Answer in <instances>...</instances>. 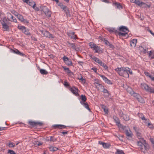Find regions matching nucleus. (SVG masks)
<instances>
[{
	"mask_svg": "<svg viewBox=\"0 0 154 154\" xmlns=\"http://www.w3.org/2000/svg\"><path fill=\"white\" fill-rule=\"evenodd\" d=\"M40 9L41 12H43L45 14L48 18L51 17V12L48 8L46 6L42 5L40 7Z\"/></svg>",
	"mask_w": 154,
	"mask_h": 154,
	"instance_id": "f257e3e1",
	"label": "nucleus"
},
{
	"mask_svg": "<svg viewBox=\"0 0 154 154\" xmlns=\"http://www.w3.org/2000/svg\"><path fill=\"white\" fill-rule=\"evenodd\" d=\"M141 87L143 89L151 93H154V89L153 88L150 87L147 85L145 83H141Z\"/></svg>",
	"mask_w": 154,
	"mask_h": 154,
	"instance_id": "f03ea898",
	"label": "nucleus"
},
{
	"mask_svg": "<svg viewBox=\"0 0 154 154\" xmlns=\"http://www.w3.org/2000/svg\"><path fill=\"white\" fill-rule=\"evenodd\" d=\"M89 45L93 50H95V53H98L100 51V47L96 45L93 42H91L89 43Z\"/></svg>",
	"mask_w": 154,
	"mask_h": 154,
	"instance_id": "7ed1b4c3",
	"label": "nucleus"
},
{
	"mask_svg": "<svg viewBox=\"0 0 154 154\" xmlns=\"http://www.w3.org/2000/svg\"><path fill=\"white\" fill-rule=\"evenodd\" d=\"M137 145L140 147H142V146H144L146 147V150L147 149L148 146L146 144V143L144 138H141L140 140L137 141Z\"/></svg>",
	"mask_w": 154,
	"mask_h": 154,
	"instance_id": "20e7f679",
	"label": "nucleus"
},
{
	"mask_svg": "<svg viewBox=\"0 0 154 154\" xmlns=\"http://www.w3.org/2000/svg\"><path fill=\"white\" fill-rule=\"evenodd\" d=\"M41 33L44 36L49 38H53L54 37L52 34L50 33L49 32L46 30L41 31Z\"/></svg>",
	"mask_w": 154,
	"mask_h": 154,
	"instance_id": "39448f33",
	"label": "nucleus"
},
{
	"mask_svg": "<svg viewBox=\"0 0 154 154\" xmlns=\"http://www.w3.org/2000/svg\"><path fill=\"white\" fill-rule=\"evenodd\" d=\"M18 28L21 30L22 32L25 34L31 36V34L29 32V30L26 29L25 26H18Z\"/></svg>",
	"mask_w": 154,
	"mask_h": 154,
	"instance_id": "423d86ee",
	"label": "nucleus"
},
{
	"mask_svg": "<svg viewBox=\"0 0 154 154\" xmlns=\"http://www.w3.org/2000/svg\"><path fill=\"white\" fill-rule=\"evenodd\" d=\"M62 59L63 60L64 63L68 66H72V63L71 60L69 59L67 57L64 56Z\"/></svg>",
	"mask_w": 154,
	"mask_h": 154,
	"instance_id": "0eeeda50",
	"label": "nucleus"
},
{
	"mask_svg": "<svg viewBox=\"0 0 154 154\" xmlns=\"http://www.w3.org/2000/svg\"><path fill=\"white\" fill-rule=\"evenodd\" d=\"M126 70V67H118L115 69V71L118 73L120 75L122 76L123 75L124 72L125 71V70Z\"/></svg>",
	"mask_w": 154,
	"mask_h": 154,
	"instance_id": "6e6552de",
	"label": "nucleus"
},
{
	"mask_svg": "<svg viewBox=\"0 0 154 154\" xmlns=\"http://www.w3.org/2000/svg\"><path fill=\"white\" fill-rule=\"evenodd\" d=\"M29 124L33 127H35L37 125L41 126L43 124L42 123L40 122H35L32 121L29 122Z\"/></svg>",
	"mask_w": 154,
	"mask_h": 154,
	"instance_id": "1a4fd4ad",
	"label": "nucleus"
},
{
	"mask_svg": "<svg viewBox=\"0 0 154 154\" xmlns=\"http://www.w3.org/2000/svg\"><path fill=\"white\" fill-rule=\"evenodd\" d=\"M94 85L96 88L98 90H99L100 89H102L104 88V86L99 83L98 81L95 82L94 83Z\"/></svg>",
	"mask_w": 154,
	"mask_h": 154,
	"instance_id": "9d476101",
	"label": "nucleus"
},
{
	"mask_svg": "<svg viewBox=\"0 0 154 154\" xmlns=\"http://www.w3.org/2000/svg\"><path fill=\"white\" fill-rule=\"evenodd\" d=\"M70 90L75 95L77 96L79 95L78 93V89L77 88L73 86L70 88Z\"/></svg>",
	"mask_w": 154,
	"mask_h": 154,
	"instance_id": "9b49d317",
	"label": "nucleus"
},
{
	"mask_svg": "<svg viewBox=\"0 0 154 154\" xmlns=\"http://www.w3.org/2000/svg\"><path fill=\"white\" fill-rule=\"evenodd\" d=\"M99 75L103 79V80L105 81V83L108 84H112V83L111 81L108 79L104 75L100 74Z\"/></svg>",
	"mask_w": 154,
	"mask_h": 154,
	"instance_id": "f8f14e48",
	"label": "nucleus"
},
{
	"mask_svg": "<svg viewBox=\"0 0 154 154\" xmlns=\"http://www.w3.org/2000/svg\"><path fill=\"white\" fill-rule=\"evenodd\" d=\"M11 52L20 56H25L24 54L20 52L19 51L16 49L11 50Z\"/></svg>",
	"mask_w": 154,
	"mask_h": 154,
	"instance_id": "ddd939ff",
	"label": "nucleus"
},
{
	"mask_svg": "<svg viewBox=\"0 0 154 154\" xmlns=\"http://www.w3.org/2000/svg\"><path fill=\"white\" fill-rule=\"evenodd\" d=\"M138 6L140 7H142L143 8H146L148 7V8H150V6L147 5L146 3H144L141 1H139V2L137 5Z\"/></svg>",
	"mask_w": 154,
	"mask_h": 154,
	"instance_id": "4468645a",
	"label": "nucleus"
},
{
	"mask_svg": "<svg viewBox=\"0 0 154 154\" xmlns=\"http://www.w3.org/2000/svg\"><path fill=\"white\" fill-rule=\"evenodd\" d=\"M119 30L120 31L128 33L129 32L128 29L125 26H122L119 28Z\"/></svg>",
	"mask_w": 154,
	"mask_h": 154,
	"instance_id": "2eb2a0df",
	"label": "nucleus"
},
{
	"mask_svg": "<svg viewBox=\"0 0 154 154\" xmlns=\"http://www.w3.org/2000/svg\"><path fill=\"white\" fill-rule=\"evenodd\" d=\"M68 36L72 39H75L77 38V35L75 34V32H74L68 33Z\"/></svg>",
	"mask_w": 154,
	"mask_h": 154,
	"instance_id": "dca6fc26",
	"label": "nucleus"
},
{
	"mask_svg": "<svg viewBox=\"0 0 154 154\" xmlns=\"http://www.w3.org/2000/svg\"><path fill=\"white\" fill-rule=\"evenodd\" d=\"M146 144L148 146V147L147 149L146 150V147L144 146H142V147H140V150L142 152H143L144 154H145L147 151H148L149 148V145L146 143Z\"/></svg>",
	"mask_w": 154,
	"mask_h": 154,
	"instance_id": "f3484780",
	"label": "nucleus"
},
{
	"mask_svg": "<svg viewBox=\"0 0 154 154\" xmlns=\"http://www.w3.org/2000/svg\"><path fill=\"white\" fill-rule=\"evenodd\" d=\"M54 128L56 129L57 128H58L59 129H61L65 128L67 127L65 125H55L53 126Z\"/></svg>",
	"mask_w": 154,
	"mask_h": 154,
	"instance_id": "a211bd4d",
	"label": "nucleus"
},
{
	"mask_svg": "<svg viewBox=\"0 0 154 154\" xmlns=\"http://www.w3.org/2000/svg\"><path fill=\"white\" fill-rule=\"evenodd\" d=\"M68 44L69 47H71L72 49L75 51H77V49H79L77 48L76 47V46L74 43H70L69 42H68Z\"/></svg>",
	"mask_w": 154,
	"mask_h": 154,
	"instance_id": "6ab92c4d",
	"label": "nucleus"
},
{
	"mask_svg": "<svg viewBox=\"0 0 154 154\" xmlns=\"http://www.w3.org/2000/svg\"><path fill=\"white\" fill-rule=\"evenodd\" d=\"M63 68L64 71L69 75H71L73 74V73L69 69V68L66 67V66H63Z\"/></svg>",
	"mask_w": 154,
	"mask_h": 154,
	"instance_id": "aec40b11",
	"label": "nucleus"
},
{
	"mask_svg": "<svg viewBox=\"0 0 154 154\" xmlns=\"http://www.w3.org/2000/svg\"><path fill=\"white\" fill-rule=\"evenodd\" d=\"M137 39H134L132 40L130 42V45L131 47H134L136 46L137 42Z\"/></svg>",
	"mask_w": 154,
	"mask_h": 154,
	"instance_id": "412c9836",
	"label": "nucleus"
},
{
	"mask_svg": "<svg viewBox=\"0 0 154 154\" xmlns=\"http://www.w3.org/2000/svg\"><path fill=\"white\" fill-rule=\"evenodd\" d=\"M8 19L6 17H4L0 20V22L2 25L7 24L8 23Z\"/></svg>",
	"mask_w": 154,
	"mask_h": 154,
	"instance_id": "4be33fe9",
	"label": "nucleus"
},
{
	"mask_svg": "<svg viewBox=\"0 0 154 154\" xmlns=\"http://www.w3.org/2000/svg\"><path fill=\"white\" fill-rule=\"evenodd\" d=\"M81 104L83 105L89 111H91V109L89 107V105L88 103L86 102H80Z\"/></svg>",
	"mask_w": 154,
	"mask_h": 154,
	"instance_id": "5701e85b",
	"label": "nucleus"
},
{
	"mask_svg": "<svg viewBox=\"0 0 154 154\" xmlns=\"http://www.w3.org/2000/svg\"><path fill=\"white\" fill-rule=\"evenodd\" d=\"M113 118L117 125L118 126H120V125H121V124L119 119L116 116H114Z\"/></svg>",
	"mask_w": 154,
	"mask_h": 154,
	"instance_id": "b1692460",
	"label": "nucleus"
},
{
	"mask_svg": "<svg viewBox=\"0 0 154 154\" xmlns=\"http://www.w3.org/2000/svg\"><path fill=\"white\" fill-rule=\"evenodd\" d=\"M125 133L126 136L128 137H131L133 134L130 131H128V130L125 131Z\"/></svg>",
	"mask_w": 154,
	"mask_h": 154,
	"instance_id": "393cba45",
	"label": "nucleus"
},
{
	"mask_svg": "<svg viewBox=\"0 0 154 154\" xmlns=\"http://www.w3.org/2000/svg\"><path fill=\"white\" fill-rule=\"evenodd\" d=\"M91 57L92 58V59L94 60V61L96 62L99 63L100 64L102 62L99 59L94 56H93V57H92L91 56Z\"/></svg>",
	"mask_w": 154,
	"mask_h": 154,
	"instance_id": "a878e982",
	"label": "nucleus"
},
{
	"mask_svg": "<svg viewBox=\"0 0 154 154\" xmlns=\"http://www.w3.org/2000/svg\"><path fill=\"white\" fill-rule=\"evenodd\" d=\"M127 91L131 95H132L134 92L132 89L130 87H128L127 89Z\"/></svg>",
	"mask_w": 154,
	"mask_h": 154,
	"instance_id": "bb28decb",
	"label": "nucleus"
},
{
	"mask_svg": "<svg viewBox=\"0 0 154 154\" xmlns=\"http://www.w3.org/2000/svg\"><path fill=\"white\" fill-rule=\"evenodd\" d=\"M49 149L50 151H55L58 149L57 148L54 147L52 146H50L49 147Z\"/></svg>",
	"mask_w": 154,
	"mask_h": 154,
	"instance_id": "cd10ccee",
	"label": "nucleus"
},
{
	"mask_svg": "<svg viewBox=\"0 0 154 154\" xmlns=\"http://www.w3.org/2000/svg\"><path fill=\"white\" fill-rule=\"evenodd\" d=\"M80 97L81 98V101H80V102H86L87 100V98L86 96L85 95H81Z\"/></svg>",
	"mask_w": 154,
	"mask_h": 154,
	"instance_id": "c85d7f7f",
	"label": "nucleus"
},
{
	"mask_svg": "<svg viewBox=\"0 0 154 154\" xmlns=\"http://www.w3.org/2000/svg\"><path fill=\"white\" fill-rule=\"evenodd\" d=\"M113 5L117 8L120 9V8H122V6L120 4L116 2L113 3Z\"/></svg>",
	"mask_w": 154,
	"mask_h": 154,
	"instance_id": "c756f323",
	"label": "nucleus"
},
{
	"mask_svg": "<svg viewBox=\"0 0 154 154\" xmlns=\"http://www.w3.org/2000/svg\"><path fill=\"white\" fill-rule=\"evenodd\" d=\"M2 28L4 29L5 31H7L9 30V26L7 24H5L2 25Z\"/></svg>",
	"mask_w": 154,
	"mask_h": 154,
	"instance_id": "7c9ffc66",
	"label": "nucleus"
},
{
	"mask_svg": "<svg viewBox=\"0 0 154 154\" xmlns=\"http://www.w3.org/2000/svg\"><path fill=\"white\" fill-rule=\"evenodd\" d=\"M107 30L110 33H116L117 32V30L115 29L114 28H108Z\"/></svg>",
	"mask_w": 154,
	"mask_h": 154,
	"instance_id": "2f4dec72",
	"label": "nucleus"
},
{
	"mask_svg": "<svg viewBox=\"0 0 154 154\" xmlns=\"http://www.w3.org/2000/svg\"><path fill=\"white\" fill-rule=\"evenodd\" d=\"M102 108L103 109L106 114H108L109 112L108 108L104 105H102Z\"/></svg>",
	"mask_w": 154,
	"mask_h": 154,
	"instance_id": "473e14b6",
	"label": "nucleus"
},
{
	"mask_svg": "<svg viewBox=\"0 0 154 154\" xmlns=\"http://www.w3.org/2000/svg\"><path fill=\"white\" fill-rule=\"evenodd\" d=\"M40 72L42 75H47L48 74V72L45 70L40 69L39 70Z\"/></svg>",
	"mask_w": 154,
	"mask_h": 154,
	"instance_id": "72a5a7b5",
	"label": "nucleus"
},
{
	"mask_svg": "<svg viewBox=\"0 0 154 154\" xmlns=\"http://www.w3.org/2000/svg\"><path fill=\"white\" fill-rule=\"evenodd\" d=\"M145 73L146 76L149 77L152 81H154V77L151 75L149 73L145 72Z\"/></svg>",
	"mask_w": 154,
	"mask_h": 154,
	"instance_id": "f704fd0d",
	"label": "nucleus"
},
{
	"mask_svg": "<svg viewBox=\"0 0 154 154\" xmlns=\"http://www.w3.org/2000/svg\"><path fill=\"white\" fill-rule=\"evenodd\" d=\"M122 118L125 121H128L130 119L129 117L126 114H124Z\"/></svg>",
	"mask_w": 154,
	"mask_h": 154,
	"instance_id": "c9c22d12",
	"label": "nucleus"
},
{
	"mask_svg": "<svg viewBox=\"0 0 154 154\" xmlns=\"http://www.w3.org/2000/svg\"><path fill=\"white\" fill-rule=\"evenodd\" d=\"M100 65L103 66L105 70H108V67L104 63L102 62L100 64Z\"/></svg>",
	"mask_w": 154,
	"mask_h": 154,
	"instance_id": "e433bc0d",
	"label": "nucleus"
},
{
	"mask_svg": "<svg viewBox=\"0 0 154 154\" xmlns=\"http://www.w3.org/2000/svg\"><path fill=\"white\" fill-rule=\"evenodd\" d=\"M122 76L125 78H128L129 77L128 73V72L126 69V70H125L123 73V75Z\"/></svg>",
	"mask_w": 154,
	"mask_h": 154,
	"instance_id": "4c0bfd02",
	"label": "nucleus"
},
{
	"mask_svg": "<svg viewBox=\"0 0 154 154\" xmlns=\"http://www.w3.org/2000/svg\"><path fill=\"white\" fill-rule=\"evenodd\" d=\"M137 100L140 103H144V101L143 99V98L140 95V96L137 98Z\"/></svg>",
	"mask_w": 154,
	"mask_h": 154,
	"instance_id": "58836bf2",
	"label": "nucleus"
},
{
	"mask_svg": "<svg viewBox=\"0 0 154 154\" xmlns=\"http://www.w3.org/2000/svg\"><path fill=\"white\" fill-rule=\"evenodd\" d=\"M18 19L19 20H20L21 22H23V21H24V18L23 16L20 15V14H19L17 16V17Z\"/></svg>",
	"mask_w": 154,
	"mask_h": 154,
	"instance_id": "ea45409f",
	"label": "nucleus"
},
{
	"mask_svg": "<svg viewBox=\"0 0 154 154\" xmlns=\"http://www.w3.org/2000/svg\"><path fill=\"white\" fill-rule=\"evenodd\" d=\"M136 134L137 137L139 139V140H140V139L141 138H143L142 137V136L141 133L139 131H137Z\"/></svg>",
	"mask_w": 154,
	"mask_h": 154,
	"instance_id": "a19ab883",
	"label": "nucleus"
},
{
	"mask_svg": "<svg viewBox=\"0 0 154 154\" xmlns=\"http://www.w3.org/2000/svg\"><path fill=\"white\" fill-rule=\"evenodd\" d=\"M149 56H152L151 58H154V51H150L149 53Z\"/></svg>",
	"mask_w": 154,
	"mask_h": 154,
	"instance_id": "79ce46f5",
	"label": "nucleus"
},
{
	"mask_svg": "<svg viewBox=\"0 0 154 154\" xmlns=\"http://www.w3.org/2000/svg\"><path fill=\"white\" fill-rule=\"evenodd\" d=\"M138 117L141 119L142 120L145 119V117L144 116L143 114L141 113H138Z\"/></svg>",
	"mask_w": 154,
	"mask_h": 154,
	"instance_id": "37998d69",
	"label": "nucleus"
},
{
	"mask_svg": "<svg viewBox=\"0 0 154 154\" xmlns=\"http://www.w3.org/2000/svg\"><path fill=\"white\" fill-rule=\"evenodd\" d=\"M103 91H102V92L104 93H106L107 94V96H109L110 95V94L109 93V92H108V90L104 88H103Z\"/></svg>",
	"mask_w": 154,
	"mask_h": 154,
	"instance_id": "c03bdc74",
	"label": "nucleus"
},
{
	"mask_svg": "<svg viewBox=\"0 0 154 154\" xmlns=\"http://www.w3.org/2000/svg\"><path fill=\"white\" fill-rule=\"evenodd\" d=\"M65 12L66 15L68 16L69 14V11L68 8L67 7L63 10Z\"/></svg>",
	"mask_w": 154,
	"mask_h": 154,
	"instance_id": "a18cd8bd",
	"label": "nucleus"
},
{
	"mask_svg": "<svg viewBox=\"0 0 154 154\" xmlns=\"http://www.w3.org/2000/svg\"><path fill=\"white\" fill-rule=\"evenodd\" d=\"M7 18L8 21H10L11 20L10 19L12 15L10 13H7Z\"/></svg>",
	"mask_w": 154,
	"mask_h": 154,
	"instance_id": "49530a36",
	"label": "nucleus"
},
{
	"mask_svg": "<svg viewBox=\"0 0 154 154\" xmlns=\"http://www.w3.org/2000/svg\"><path fill=\"white\" fill-rule=\"evenodd\" d=\"M50 140L51 142H55L57 140V138H55L54 136H51L50 137Z\"/></svg>",
	"mask_w": 154,
	"mask_h": 154,
	"instance_id": "de8ad7c7",
	"label": "nucleus"
},
{
	"mask_svg": "<svg viewBox=\"0 0 154 154\" xmlns=\"http://www.w3.org/2000/svg\"><path fill=\"white\" fill-rule=\"evenodd\" d=\"M10 20H11L10 21L14 22L16 23H17V19L13 16H12Z\"/></svg>",
	"mask_w": 154,
	"mask_h": 154,
	"instance_id": "09e8293b",
	"label": "nucleus"
},
{
	"mask_svg": "<svg viewBox=\"0 0 154 154\" xmlns=\"http://www.w3.org/2000/svg\"><path fill=\"white\" fill-rule=\"evenodd\" d=\"M116 154H125V153L122 150L117 149L116 150Z\"/></svg>",
	"mask_w": 154,
	"mask_h": 154,
	"instance_id": "8fccbe9b",
	"label": "nucleus"
},
{
	"mask_svg": "<svg viewBox=\"0 0 154 154\" xmlns=\"http://www.w3.org/2000/svg\"><path fill=\"white\" fill-rule=\"evenodd\" d=\"M103 147L105 148H108L109 146L110 145L108 143H103Z\"/></svg>",
	"mask_w": 154,
	"mask_h": 154,
	"instance_id": "3c124183",
	"label": "nucleus"
},
{
	"mask_svg": "<svg viewBox=\"0 0 154 154\" xmlns=\"http://www.w3.org/2000/svg\"><path fill=\"white\" fill-rule=\"evenodd\" d=\"M32 8L36 11H39V9L38 7L36 6L35 3H34L32 6Z\"/></svg>",
	"mask_w": 154,
	"mask_h": 154,
	"instance_id": "603ef678",
	"label": "nucleus"
},
{
	"mask_svg": "<svg viewBox=\"0 0 154 154\" xmlns=\"http://www.w3.org/2000/svg\"><path fill=\"white\" fill-rule=\"evenodd\" d=\"M127 33H126L125 32L122 33L120 32H118V34L119 36H125Z\"/></svg>",
	"mask_w": 154,
	"mask_h": 154,
	"instance_id": "864d4df0",
	"label": "nucleus"
},
{
	"mask_svg": "<svg viewBox=\"0 0 154 154\" xmlns=\"http://www.w3.org/2000/svg\"><path fill=\"white\" fill-rule=\"evenodd\" d=\"M11 13L14 14L16 17H17L18 15L19 14L18 13L14 10H11Z\"/></svg>",
	"mask_w": 154,
	"mask_h": 154,
	"instance_id": "5fc2aeb1",
	"label": "nucleus"
},
{
	"mask_svg": "<svg viewBox=\"0 0 154 154\" xmlns=\"http://www.w3.org/2000/svg\"><path fill=\"white\" fill-rule=\"evenodd\" d=\"M8 146L10 148H13L15 146L13 143L10 142L8 144Z\"/></svg>",
	"mask_w": 154,
	"mask_h": 154,
	"instance_id": "6e6d98bb",
	"label": "nucleus"
},
{
	"mask_svg": "<svg viewBox=\"0 0 154 154\" xmlns=\"http://www.w3.org/2000/svg\"><path fill=\"white\" fill-rule=\"evenodd\" d=\"M126 69L127 70L128 73V74L129 73L131 75H132V71L130 68L127 67H126Z\"/></svg>",
	"mask_w": 154,
	"mask_h": 154,
	"instance_id": "4d7b16f0",
	"label": "nucleus"
},
{
	"mask_svg": "<svg viewBox=\"0 0 154 154\" xmlns=\"http://www.w3.org/2000/svg\"><path fill=\"white\" fill-rule=\"evenodd\" d=\"M103 42L105 44V45L107 46H108L110 43L108 41L106 40L105 39L103 40Z\"/></svg>",
	"mask_w": 154,
	"mask_h": 154,
	"instance_id": "13d9d810",
	"label": "nucleus"
},
{
	"mask_svg": "<svg viewBox=\"0 0 154 154\" xmlns=\"http://www.w3.org/2000/svg\"><path fill=\"white\" fill-rule=\"evenodd\" d=\"M147 126L150 128H153V125L152 124L149 122L147 124Z\"/></svg>",
	"mask_w": 154,
	"mask_h": 154,
	"instance_id": "bf43d9fd",
	"label": "nucleus"
},
{
	"mask_svg": "<svg viewBox=\"0 0 154 154\" xmlns=\"http://www.w3.org/2000/svg\"><path fill=\"white\" fill-rule=\"evenodd\" d=\"M130 1L131 2L135 3L137 5L138 4V3L139 2V1L138 0H130Z\"/></svg>",
	"mask_w": 154,
	"mask_h": 154,
	"instance_id": "052dcab7",
	"label": "nucleus"
},
{
	"mask_svg": "<svg viewBox=\"0 0 154 154\" xmlns=\"http://www.w3.org/2000/svg\"><path fill=\"white\" fill-rule=\"evenodd\" d=\"M42 143H41V142H38V141H36L35 142V144L36 145V146H40L41 145H42Z\"/></svg>",
	"mask_w": 154,
	"mask_h": 154,
	"instance_id": "680f3d73",
	"label": "nucleus"
},
{
	"mask_svg": "<svg viewBox=\"0 0 154 154\" xmlns=\"http://www.w3.org/2000/svg\"><path fill=\"white\" fill-rule=\"evenodd\" d=\"M132 96H133L134 97H135L137 99V98H138V97L140 96V95L134 92V94H132Z\"/></svg>",
	"mask_w": 154,
	"mask_h": 154,
	"instance_id": "e2e57ef3",
	"label": "nucleus"
},
{
	"mask_svg": "<svg viewBox=\"0 0 154 154\" xmlns=\"http://www.w3.org/2000/svg\"><path fill=\"white\" fill-rule=\"evenodd\" d=\"M26 3L28 4L30 6H32L34 4V3H35L34 2L32 1L31 2H30V1H29V0H28V2Z\"/></svg>",
	"mask_w": 154,
	"mask_h": 154,
	"instance_id": "0e129e2a",
	"label": "nucleus"
},
{
	"mask_svg": "<svg viewBox=\"0 0 154 154\" xmlns=\"http://www.w3.org/2000/svg\"><path fill=\"white\" fill-rule=\"evenodd\" d=\"M143 120L144 121V122L146 125H147L149 122H150L149 120L148 119L146 118L145 117V119H143Z\"/></svg>",
	"mask_w": 154,
	"mask_h": 154,
	"instance_id": "69168bd1",
	"label": "nucleus"
},
{
	"mask_svg": "<svg viewBox=\"0 0 154 154\" xmlns=\"http://www.w3.org/2000/svg\"><path fill=\"white\" fill-rule=\"evenodd\" d=\"M8 153L10 154H16L15 152L13 150L10 149L8 150Z\"/></svg>",
	"mask_w": 154,
	"mask_h": 154,
	"instance_id": "338daca9",
	"label": "nucleus"
},
{
	"mask_svg": "<svg viewBox=\"0 0 154 154\" xmlns=\"http://www.w3.org/2000/svg\"><path fill=\"white\" fill-rule=\"evenodd\" d=\"M119 116L120 117H122L123 116V115H124V114L122 111H120L119 112Z\"/></svg>",
	"mask_w": 154,
	"mask_h": 154,
	"instance_id": "774afa93",
	"label": "nucleus"
}]
</instances>
